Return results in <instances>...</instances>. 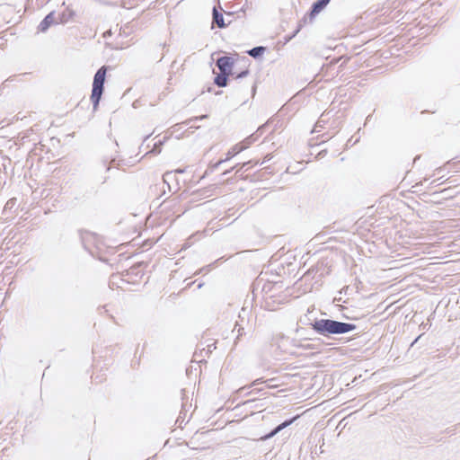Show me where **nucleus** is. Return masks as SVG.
<instances>
[{
  "label": "nucleus",
  "mask_w": 460,
  "mask_h": 460,
  "mask_svg": "<svg viewBox=\"0 0 460 460\" xmlns=\"http://www.w3.org/2000/svg\"><path fill=\"white\" fill-rule=\"evenodd\" d=\"M313 328L321 334H338L353 331L356 326L351 323H341L328 319H321L314 322Z\"/></svg>",
  "instance_id": "1"
},
{
  "label": "nucleus",
  "mask_w": 460,
  "mask_h": 460,
  "mask_svg": "<svg viewBox=\"0 0 460 460\" xmlns=\"http://www.w3.org/2000/svg\"><path fill=\"white\" fill-rule=\"evenodd\" d=\"M107 68L106 66H102L94 75L93 83V90L91 94V101L93 104L94 109L97 108L99 102L101 100L103 84L106 77Z\"/></svg>",
  "instance_id": "2"
},
{
  "label": "nucleus",
  "mask_w": 460,
  "mask_h": 460,
  "mask_svg": "<svg viewBox=\"0 0 460 460\" xmlns=\"http://www.w3.org/2000/svg\"><path fill=\"white\" fill-rule=\"evenodd\" d=\"M234 63V58L230 57H222L217 59V66L221 73L231 75H233Z\"/></svg>",
  "instance_id": "3"
},
{
  "label": "nucleus",
  "mask_w": 460,
  "mask_h": 460,
  "mask_svg": "<svg viewBox=\"0 0 460 460\" xmlns=\"http://www.w3.org/2000/svg\"><path fill=\"white\" fill-rule=\"evenodd\" d=\"M300 417V415H296L295 417H293L292 419L290 420H285L284 422H282L281 424H279L278 427L275 428V429H273L270 434L264 436L262 438V439H268L271 437H273L274 435H276L278 432H279L280 430H282L283 429L287 428L288 426L291 425L295 420H296L298 418Z\"/></svg>",
  "instance_id": "4"
},
{
  "label": "nucleus",
  "mask_w": 460,
  "mask_h": 460,
  "mask_svg": "<svg viewBox=\"0 0 460 460\" xmlns=\"http://www.w3.org/2000/svg\"><path fill=\"white\" fill-rule=\"evenodd\" d=\"M54 13H49L43 21L40 23L38 30L40 32H45L54 23Z\"/></svg>",
  "instance_id": "5"
},
{
  "label": "nucleus",
  "mask_w": 460,
  "mask_h": 460,
  "mask_svg": "<svg viewBox=\"0 0 460 460\" xmlns=\"http://www.w3.org/2000/svg\"><path fill=\"white\" fill-rule=\"evenodd\" d=\"M248 147V146L244 142L238 143L234 145L226 154V160H229L235 156L237 154L241 153L242 151L245 150Z\"/></svg>",
  "instance_id": "6"
},
{
  "label": "nucleus",
  "mask_w": 460,
  "mask_h": 460,
  "mask_svg": "<svg viewBox=\"0 0 460 460\" xmlns=\"http://www.w3.org/2000/svg\"><path fill=\"white\" fill-rule=\"evenodd\" d=\"M331 0H318L313 5L311 11V16L318 14L330 2Z\"/></svg>",
  "instance_id": "7"
},
{
  "label": "nucleus",
  "mask_w": 460,
  "mask_h": 460,
  "mask_svg": "<svg viewBox=\"0 0 460 460\" xmlns=\"http://www.w3.org/2000/svg\"><path fill=\"white\" fill-rule=\"evenodd\" d=\"M228 76V75L221 73L215 77L214 83L219 87H225L227 84Z\"/></svg>",
  "instance_id": "8"
},
{
  "label": "nucleus",
  "mask_w": 460,
  "mask_h": 460,
  "mask_svg": "<svg viewBox=\"0 0 460 460\" xmlns=\"http://www.w3.org/2000/svg\"><path fill=\"white\" fill-rule=\"evenodd\" d=\"M213 14H214V21L217 24V26L219 28L225 27L223 15L218 13L216 9H214Z\"/></svg>",
  "instance_id": "9"
},
{
  "label": "nucleus",
  "mask_w": 460,
  "mask_h": 460,
  "mask_svg": "<svg viewBox=\"0 0 460 460\" xmlns=\"http://www.w3.org/2000/svg\"><path fill=\"white\" fill-rule=\"evenodd\" d=\"M263 49H263L262 47H260V48H254V49H252L249 52V54H250L251 56H252V57H256V56H258L261 51H263Z\"/></svg>",
  "instance_id": "10"
},
{
  "label": "nucleus",
  "mask_w": 460,
  "mask_h": 460,
  "mask_svg": "<svg viewBox=\"0 0 460 460\" xmlns=\"http://www.w3.org/2000/svg\"><path fill=\"white\" fill-rule=\"evenodd\" d=\"M248 74V70L242 71L240 74L236 75L237 78L245 76Z\"/></svg>",
  "instance_id": "11"
},
{
  "label": "nucleus",
  "mask_w": 460,
  "mask_h": 460,
  "mask_svg": "<svg viewBox=\"0 0 460 460\" xmlns=\"http://www.w3.org/2000/svg\"><path fill=\"white\" fill-rule=\"evenodd\" d=\"M278 386H279L278 385H274V384H271V385H268L269 388H275V387H278Z\"/></svg>",
  "instance_id": "12"
}]
</instances>
